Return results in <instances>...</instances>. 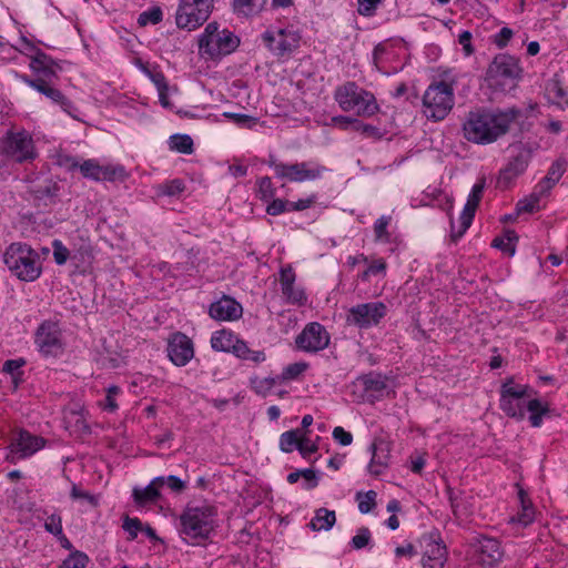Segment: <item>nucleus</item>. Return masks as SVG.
I'll return each mask as SVG.
<instances>
[{"mask_svg": "<svg viewBox=\"0 0 568 568\" xmlns=\"http://www.w3.org/2000/svg\"><path fill=\"white\" fill-rule=\"evenodd\" d=\"M524 116L521 109H477L469 111L463 123L464 136L475 144H490L507 134L513 124Z\"/></svg>", "mask_w": 568, "mask_h": 568, "instance_id": "1", "label": "nucleus"}, {"mask_svg": "<svg viewBox=\"0 0 568 568\" xmlns=\"http://www.w3.org/2000/svg\"><path fill=\"white\" fill-rule=\"evenodd\" d=\"M532 389L528 385L515 384L514 378H507L500 387V409L511 418L523 419L526 410L530 413L529 422L532 427H539L542 416L549 408L539 399H531Z\"/></svg>", "mask_w": 568, "mask_h": 568, "instance_id": "2", "label": "nucleus"}, {"mask_svg": "<svg viewBox=\"0 0 568 568\" xmlns=\"http://www.w3.org/2000/svg\"><path fill=\"white\" fill-rule=\"evenodd\" d=\"M3 263L14 276L23 282H34L42 274L40 255L26 243L10 244L3 254Z\"/></svg>", "mask_w": 568, "mask_h": 568, "instance_id": "3", "label": "nucleus"}, {"mask_svg": "<svg viewBox=\"0 0 568 568\" xmlns=\"http://www.w3.org/2000/svg\"><path fill=\"white\" fill-rule=\"evenodd\" d=\"M217 509L210 504H187L180 515V532L191 539L206 540L215 528Z\"/></svg>", "mask_w": 568, "mask_h": 568, "instance_id": "4", "label": "nucleus"}, {"mask_svg": "<svg viewBox=\"0 0 568 568\" xmlns=\"http://www.w3.org/2000/svg\"><path fill=\"white\" fill-rule=\"evenodd\" d=\"M334 99L344 112H355L361 116H372L378 110L375 97L353 81L337 87Z\"/></svg>", "mask_w": 568, "mask_h": 568, "instance_id": "5", "label": "nucleus"}, {"mask_svg": "<svg viewBox=\"0 0 568 568\" xmlns=\"http://www.w3.org/2000/svg\"><path fill=\"white\" fill-rule=\"evenodd\" d=\"M455 103L454 88L445 81L432 83L423 95V112L427 119L444 120Z\"/></svg>", "mask_w": 568, "mask_h": 568, "instance_id": "6", "label": "nucleus"}, {"mask_svg": "<svg viewBox=\"0 0 568 568\" xmlns=\"http://www.w3.org/2000/svg\"><path fill=\"white\" fill-rule=\"evenodd\" d=\"M521 73L519 59L507 53H499L489 63L485 81L490 88L504 87L508 82L518 81Z\"/></svg>", "mask_w": 568, "mask_h": 568, "instance_id": "7", "label": "nucleus"}, {"mask_svg": "<svg viewBox=\"0 0 568 568\" xmlns=\"http://www.w3.org/2000/svg\"><path fill=\"white\" fill-rule=\"evenodd\" d=\"M0 142L3 144L4 152L12 162L19 164L31 163L38 158L32 135L26 130H9L0 139Z\"/></svg>", "mask_w": 568, "mask_h": 568, "instance_id": "8", "label": "nucleus"}, {"mask_svg": "<svg viewBox=\"0 0 568 568\" xmlns=\"http://www.w3.org/2000/svg\"><path fill=\"white\" fill-rule=\"evenodd\" d=\"M268 165L274 170L277 179L296 183L321 179L327 172L326 166L313 161L287 164L271 159Z\"/></svg>", "mask_w": 568, "mask_h": 568, "instance_id": "9", "label": "nucleus"}, {"mask_svg": "<svg viewBox=\"0 0 568 568\" xmlns=\"http://www.w3.org/2000/svg\"><path fill=\"white\" fill-rule=\"evenodd\" d=\"M34 345L45 358L60 357L64 353L65 343L59 323L51 320L40 323L34 333Z\"/></svg>", "mask_w": 568, "mask_h": 568, "instance_id": "10", "label": "nucleus"}, {"mask_svg": "<svg viewBox=\"0 0 568 568\" xmlns=\"http://www.w3.org/2000/svg\"><path fill=\"white\" fill-rule=\"evenodd\" d=\"M213 0H180L175 14L176 26L189 31L202 26L210 17Z\"/></svg>", "mask_w": 568, "mask_h": 568, "instance_id": "11", "label": "nucleus"}, {"mask_svg": "<svg viewBox=\"0 0 568 568\" xmlns=\"http://www.w3.org/2000/svg\"><path fill=\"white\" fill-rule=\"evenodd\" d=\"M387 314V306L383 302H368L357 304L349 308L346 322L361 329L376 326Z\"/></svg>", "mask_w": 568, "mask_h": 568, "instance_id": "12", "label": "nucleus"}, {"mask_svg": "<svg viewBox=\"0 0 568 568\" xmlns=\"http://www.w3.org/2000/svg\"><path fill=\"white\" fill-rule=\"evenodd\" d=\"M484 189V180L476 183L468 195L467 202L459 216L458 224L450 220V237L453 242H457L471 225L476 210L481 201Z\"/></svg>", "mask_w": 568, "mask_h": 568, "instance_id": "13", "label": "nucleus"}, {"mask_svg": "<svg viewBox=\"0 0 568 568\" xmlns=\"http://www.w3.org/2000/svg\"><path fill=\"white\" fill-rule=\"evenodd\" d=\"M470 546L475 549L477 561L485 568H494L504 557L501 544L496 538L478 535L471 539Z\"/></svg>", "mask_w": 568, "mask_h": 568, "instance_id": "14", "label": "nucleus"}, {"mask_svg": "<svg viewBox=\"0 0 568 568\" xmlns=\"http://www.w3.org/2000/svg\"><path fill=\"white\" fill-rule=\"evenodd\" d=\"M329 339L326 328L317 322H312L296 336L295 343L302 351L316 353L326 348Z\"/></svg>", "mask_w": 568, "mask_h": 568, "instance_id": "15", "label": "nucleus"}, {"mask_svg": "<svg viewBox=\"0 0 568 568\" xmlns=\"http://www.w3.org/2000/svg\"><path fill=\"white\" fill-rule=\"evenodd\" d=\"M240 45V38L232 31L223 29L217 37L210 39L209 43L202 44L200 50L202 55L212 60L220 59L234 52Z\"/></svg>", "mask_w": 568, "mask_h": 568, "instance_id": "16", "label": "nucleus"}, {"mask_svg": "<svg viewBox=\"0 0 568 568\" xmlns=\"http://www.w3.org/2000/svg\"><path fill=\"white\" fill-rule=\"evenodd\" d=\"M79 171L83 178L93 181L123 180L126 175L122 165H100L93 159L82 161Z\"/></svg>", "mask_w": 568, "mask_h": 568, "instance_id": "17", "label": "nucleus"}, {"mask_svg": "<svg viewBox=\"0 0 568 568\" xmlns=\"http://www.w3.org/2000/svg\"><path fill=\"white\" fill-rule=\"evenodd\" d=\"M262 40L267 49L278 58L292 53L300 43V38L295 33L284 29H280L276 34L265 31L262 34Z\"/></svg>", "mask_w": 568, "mask_h": 568, "instance_id": "18", "label": "nucleus"}, {"mask_svg": "<svg viewBox=\"0 0 568 568\" xmlns=\"http://www.w3.org/2000/svg\"><path fill=\"white\" fill-rule=\"evenodd\" d=\"M23 80L29 87L43 94L51 102L58 104L64 112L72 115V111L75 110L73 103L52 84L53 80H47L45 78L30 79L28 77H24Z\"/></svg>", "mask_w": 568, "mask_h": 568, "instance_id": "19", "label": "nucleus"}, {"mask_svg": "<svg viewBox=\"0 0 568 568\" xmlns=\"http://www.w3.org/2000/svg\"><path fill=\"white\" fill-rule=\"evenodd\" d=\"M53 248V260L58 265H64L69 258L78 260L82 263L92 258V245L88 237H80V245L77 250H73V254L71 255V251L60 241H52Z\"/></svg>", "mask_w": 568, "mask_h": 568, "instance_id": "20", "label": "nucleus"}, {"mask_svg": "<svg viewBox=\"0 0 568 568\" xmlns=\"http://www.w3.org/2000/svg\"><path fill=\"white\" fill-rule=\"evenodd\" d=\"M168 356L176 366H185L194 356L191 338L183 333H175L168 343Z\"/></svg>", "mask_w": 568, "mask_h": 568, "instance_id": "21", "label": "nucleus"}, {"mask_svg": "<svg viewBox=\"0 0 568 568\" xmlns=\"http://www.w3.org/2000/svg\"><path fill=\"white\" fill-rule=\"evenodd\" d=\"M296 274L291 265H286L280 271L281 291L288 304L304 305L307 296L303 288L295 285Z\"/></svg>", "mask_w": 568, "mask_h": 568, "instance_id": "22", "label": "nucleus"}, {"mask_svg": "<svg viewBox=\"0 0 568 568\" xmlns=\"http://www.w3.org/2000/svg\"><path fill=\"white\" fill-rule=\"evenodd\" d=\"M242 305L229 295H223L219 301L213 302L209 308V315L215 321L232 322L242 317Z\"/></svg>", "mask_w": 568, "mask_h": 568, "instance_id": "23", "label": "nucleus"}, {"mask_svg": "<svg viewBox=\"0 0 568 568\" xmlns=\"http://www.w3.org/2000/svg\"><path fill=\"white\" fill-rule=\"evenodd\" d=\"M531 159V151L528 148L519 146L517 153L513 155L507 165L499 173V181L506 184L510 183L527 169Z\"/></svg>", "mask_w": 568, "mask_h": 568, "instance_id": "24", "label": "nucleus"}, {"mask_svg": "<svg viewBox=\"0 0 568 568\" xmlns=\"http://www.w3.org/2000/svg\"><path fill=\"white\" fill-rule=\"evenodd\" d=\"M30 68L38 74L37 78H45L47 80H57L59 78L57 69H60V67L43 51H37V54L31 55Z\"/></svg>", "mask_w": 568, "mask_h": 568, "instance_id": "25", "label": "nucleus"}, {"mask_svg": "<svg viewBox=\"0 0 568 568\" xmlns=\"http://www.w3.org/2000/svg\"><path fill=\"white\" fill-rule=\"evenodd\" d=\"M44 446V439L34 436L27 430H21L14 443L11 444V452L19 454V457L24 458L31 456Z\"/></svg>", "mask_w": 568, "mask_h": 568, "instance_id": "26", "label": "nucleus"}, {"mask_svg": "<svg viewBox=\"0 0 568 568\" xmlns=\"http://www.w3.org/2000/svg\"><path fill=\"white\" fill-rule=\"evenodd\" d=\"M372 458L368 470L372 475H381L387 467L390 458L389 445L384 440L374 442L371 447Z\"/></svg>", "mask_w": 568, "mask_h": 568, "instance_id": "27", "label": "nucleus"}, {"mask_svg": "<svg viewBox=\"0 0 568 568\" xmlns=\"http://www.w3.org/2000/svg\"><path fill=\"white\" fill-rule=\"evenodd\" d=\"M365 393L375 396H384L388 389V378L382 373L369 372L358 377Z\"/></svg>", "mask_w": 568, "mask_h": 568, "instance_id": "28", "label": "nucleus"}, {"mask_svg": "<svg viewBox=\"0 0 568 568\" xmlns=\"http://www.w3.org/2000/svg\"><path fill=\"white\" fill-rule=\"evenodd\" d=\"M567 169V162L562 159H558L550 165L547 175L537 184L536 189L539 190L540 194H548V192L556 185L561 179Z\"/></svg>", "mask_w": 568, "mask_h": 568, "instance_id": "29", "label": "nucleus"}, {"mask_svg": "<svg viewBox=\"0 0 568 568\" xmlns=\"http://www.w3.org/2000/svg\"><path fill=\"white\" fill-rule=\"evenodd\" d=\"M447 558V550L444 545L432 541L423 556V568H443Z\"/></svg>", "mask_w": 568, "mask_h": 568, "instance_id": "30", "label": "nucleus"}, {"mask_svg": "<svg viewBox=\"0 0 568 568\" xmlns=\"http://www.w3.org/2000/svg\"><path fill=\"white\" fill-rule=\"evenodd\" d=\"M59 184L51 179L45 180L43 183L36 184L30 189L33 199L43 201L45 204L48 201L53 202L59 195Z\"/></svg>", "mask_w": 568, "mask_h": 568, "instance_id": "31", "label": "nucleus"}, {"mask_svg": "<svg viewBox=\"0 0 568 568\" xmlns=\"http://www.w3.org/2000/svg\"><path fill=\"white\" fill-rule=\"evenodd\" d=\"M265 3L266 0H233L232 8L235 14L247 18L258 14Z\"/></svg>", "mask_w": 568, "mask_h": 568, "instance_id": "32", "label": "nucleus"}, {"mask_svg": "<svg viewBox=\"0 0 568 568\" xmlns=\"http://www.w3.org/2000/svg\"><path fill=\"white\" fill-rule=\"evenodd\" d=\"M231 353L241 359L252 361L254 363H261L265 361L264 352L250 349L247 344L239 337L234 341Z\"/></svg>", "mask_w": 568, "mask_h": 568, "instance_id": "33", "label": "nucleus"}, {"mask_svg": "<svg viewBox=\"0 0 568 568\" xmlns=\"http://www.w3.org/2000/svg\"><path fill=\"white\" fill-rule=\"evenodd\" d=\"M335 521L336 515L334 510L320 508L316 510L310 526L313 530H329L335 525Z\"/></svg>", "mask_w": 568, "mask_h": 568, "instance_id": "34", "label": "nucleus"}, {"mask_svg": "<svg viewBox=\"0 0 568 568\" xmlns=\"http://www.w3.org/2000/svg\"><path fill=\"white\" fill-rule=\"evenodd\" d=\"M237 336L231 331L222 329L215 332L211 337V346L213 349L219 352L231 353L234 345V341Z\"/></svg>", "mask_w": 568, "mask_h": 568, "instance_id": "35", "label": "nucleus"}, {"mask_svg": "<svg viewBox=\"0 0 568 568\" xmlns=\"http://www.w3.org/2000/svg\"><path fill=\"white\" fill-rule=\"evenodd\" d=\"M548 99L560 106H568V92L564 89L559 80L552 79L546 85Z\"/></svg>", "mask_w": 568, "mask_h": 568, "instance_id": "36", "label": "nucleus"}, {"mask_svg": "<svg viewBox=\"0 0 568 568\" xmlns=\"http://www.w3.org/2000/svg\"><path fill=\"white\" fill-rule=\"evenodd\" d=\"M517 241V233L514 230H507L504 236H498L493 240L491 246L507 253L509 256H513L516 252Z\"/></svg>", "mask_w": 568, "mask_h": 568, "instance_id": "37", "label": "nucleus"}, {"mask_svg": "<svg viewBox=\"0 0 568 568\" xmlns=\"http://www.w3.org/2000/svg\"><path fill=\"white\" fill-rule=\"evenodd\" d=\"M26 359L22 357L8 359L3 363L2 372L10 375L14 388H17L19 384L23 381L22 367L26 365Z\"/></svg>", "mask_w": 568, "mask_h": 568, "instance_id": "38", "label": "nucleus"}, {"mask_svg": "<svg viewBox=\"0 0 568 568\" xmlns=\"http://www.w3.org/2000/svg\"><path fill=\"white\" fill-rule=\"evenodd\" d=\"M302 434L303 432L298 428L284 432L280 436V449L287 454L292 453L294 449L298 450V446L301 445L302 440Z\"/></svg>", "mask_w": 568, "mask_h": 568, "instance_id": "39", "label": "nucleus"}, {"mask_svg": "<svg viewBox=\"0 0 568 568\" xmlns=\"http://www.w3.org/2000/svg\"><path fill=\"white\" fill-rule=\"evenodd\" d=\"M170 149L182 154H192L193 140L189 134H173L169 141Z\"/></svg>", "mask_w": 568, "mask_h": 568, "instance_id": "40", "label": "nucleus"}, {"mask_svg": "<svg viewBox=\"0 0 568 568\" xmlns=\"http://www.w3.org/2000/svg\"><path fill=\"white\" fill-rule=\"evenodd\" d=\"M133 498L138 505L143 506L148 503L156 501L160 498V491L150 483L143 489L134 488Z\"/></svg>", "mask_w": 568, "mask_h": 568, "instance_id": "41", "label": "nucleus"}, {"mask_svg": "<svg viewBox=\"0 0 568 568\" xmlns=\"http://www.w3.org/2000/svg\"><path fill=\"white\" fill-rule=\"evenodd\" d=\"M546 194H540L539 190L535 187V191L526 199L520 200L516 205L517 214L532 213L539 209V201Z\"/></svg>", "mask_w": 568, "mask_h": 568, "instance_id": "42", "label": "nucleus"}, {"mask_svg": "<svg viewBox=\"0 0 568 568\" xmlns=\"http://www.w3.org/2000/svg\"><path fill=\"white\" fill-rule=\"evenodd\" d=\"M256 196L262 202H270L276 194V189L274 187L270 176L260 178L256 181Z\"/></svg>", "mask_w": 568, "mask_h": 568, "instance_id": "43", "label": "nucleus"}, {"mask_svg": "<svg viewBox=\"0 0 568 568\" xmlns=\"http://www.w3.org/2000/svg\"><path fill=\"white\" fill-rule=\"evenodd\" d=\"M90 559L87 554L74 550L59 566V568H85Z\"/></svg>", "mask_w": 568, "mask_h": 568, "instance_id": "44", "label": "nucleus"}, {"mask_svg": "<svg viewBox=\"0 0 568 568\" xmlns=\"http://www.w3.org/2000/svg\"><path fill=\"white\" fill-rule=\"evenodd\" d=\"M252 389L261 396H266L276 384V379L273 377H252L250 379Z\"/></svg>", "mask_w": 568, "mask_h": 568, "instance_id": "45", "label": "nucleus"}, {"mask_svg": "<svg viewBox=\"0 0 568 568\" xmlns=\"http://www.w3.org/2000/svg\"><path fill=\"white\" fill-rule=\"evenodd\" d=\"M519 497L521 500V511H519L516 515V517L513 518V521H517V523L521 524L523 526H528L529 524H531L534 521L535 511H534L532 505L530 503L526 504V501L524 499L523 490L519 493Z\"/></svg>", "mask_w": 568, "mask_h": 568, "instance_id": "46", "label": "nucleus"}, {"mask_svg": "<svg viewBox=\"0 0 568 568\" xmlns=\"http://www.w3.org/2000/svg\"><path fill=\"white\" fill-rule=\"evenodd\" d=\"M376 496L377 494L374 490L357 494L356 500L358 501V509L362 514H368L375 508Z\"/></svg>", "mask_w": 568, "mask_h": 568, "instance_id": "47", "label": "nucleus"}, {"mask_svg": "<svg viewBox=\"0 0 568 568\" xmlns=\"http://www.w3.org/2000/svg\"><path fill=\"white\" fill-rule=\"evenodd\" d=\"M163 12L160 7H152L146 11L140 13L138 23L140 26H146L148 23L156 24L162 21Z\"/></svg>", "mask_w": 568, "mask_h": 568, "instance_id": "48", "label": "nucleus"}, {"mask_svg": "<svg viewBox=\"0 0 568 568\" xmlns=\"http://www.w3.org/2000/svg\"><path fill=\"white\" fill-rule=\"evenodd\" d=\"M386 262L383 258L374 261L365 271H363L358 277L363 282H368L372 275L385 274Z\"/></svg>", "mask_w": 568, "mask_h": 568, "instance_id": "49", "label": "nucleus"}, {"mask_svg": "<svg viewBox=\"0 0 568 568\" xmlns=\"http://www.w3.org/2000/svg\"><path fill=\"white\" fill-rule=\"evenodd\" d=\"M307 367L308 365L304 362L290 364L283 369L281 377L284 381L295 379L302 375Z\"/></svg>", "mask_w": 568, "mask_h": 568, "instance_id": "50", "label": "nucleus"}, {"mask_svg": "<svg viewBox=\"0 0 568 568\" xmlns=\"http://www.w3.org/2000/svg\"><path fill=\"white\" fill-rule=\"evenodd\" d=\"M318 450L317 443H311L308 437V430H304L302 434L301 445L298 446V453L303 458H308L312 454Z\"/></svg>", "mask_w": 568, "mask_h": 568, "instance_id": "51", "label": "nucleus"}, {"mask_svg": "<svg viewBox=\"0 0 568 568\" xmlns=\"http://www.w3.org/2000/svg\"><path fill=\"white\" fill-rule=\"evenodd\" d=\"M44 529L54 536H63L61 516L58 514L50 515L44 523Z\"/></svg>", "mask_w": 568, "mask_h": 568, "instance_id": "52", "label": "nucleus"}, {"mask_svg": "<svg viewBox=\"0 0 568 568\" xmlns=\"http://www.w3.org/2000/svg\"><path fill=\"white\" fill-rule=\"evenodd\" d=\"M266 213L272 216L280 215L285 212H290L288 201L282 199H275V196L267 202Z\"/></svg>", "mask_w": 568, "mask_h": 568, "instance_id": "53", "label": "nucleus"}, {"mask_svg": "<svg viewBox=\"0 0 568 568\" xmlns=\"http://www.w3.org/2000/svg\"><path fill=\"white\" fill-rule=\"evenodd\" d=\"M371 531L367 527H361L357 534L352 538L351 545L354 549H362L371 541Z\"/></svg>", "mask_w": 568, "mask_h": 568, "instance_id": "54", "label": "nucleus"}, {"mask_svg": "<svg viewBox=\"0 0 568 568\" xmlns=\"http://www.w3.org/2000/svg\"><path fill=\"white\" fill-rule=\"evenodd\" d=\"M57 163L67 172H73L75 170H80L81 161L77 156H72L69 154H60L58 156Z\"/></svg>", "mask_w": 568, "mask_h": 568, "instance_id": "55", "label": "nucleus"}, {"mask_svg": "<svg viewBox=\"0 0 568 568\" xmlns=\"http://www.w3.org/2000/svg\"><path fill=\"white\" fill-rule=\"evenodd\" d=\"M390 222V216H381L374 223V233L377 240H388L389 234L387 227Z\"/></svg>", "mask_w": 568, "mask_h": 568, "instance_id": "56", "label": "nucleus"}, {"mask_svg": "<svg viewBox=\"0 0 568 568\" xmlns=\"http://www.w3.org/2000/svg\"><path fill=\"white\" fill-rule=\"evenodd\" d=\"M384 0H357L358 2V13L364 17H371L375 13L378 4H381Z\"/></svg>", "mask_w": 568, "mask_h": 568, "instance_id": "57", "label": "nucleus"}, {"mask_svg": "<svg viewBox=\"0 0 568 568\" xmlns=\"http://www.w3.org/2000/svg\"><path fill=\"white\" fill-rule=\"evenodd\" d=\"M123 529L129 532L130 539H135L138 532L142 530V523L139 518L125 516L123 519Z\"/></svg>", "mask_w": 568, "mask_h": 568, "instance_id": "58", "label": "nucleus"}, {"mask_svg": "<svg viewBox=\"0 0 568 568\" xmlns=\"http://www.w3.org/2000/svg\"><path fill=\"white\" fill-rule=\"evenodd\" d=\"M220 32L219 24L216 22H210L199 39V49L201 50L203 43H209L210 39L217 37Z\"/></svg>", "mask_w": 568, "mask_h": 568, "instance_id": "59", "label": "nucleus"}, {"mask_svg": "<svg viewBox=\"0 0 568 568\" xmlns=\"http://www.w3.org/2000/svg\"><path fill=\"white\" fill-rule=\"evenodd\" d=\"M513 30L508 27H503L498 33L494 36L493 42L499 48H505L509 40L513 38Z\"/></svg>", "mask_w": 568, "mask_h": 568, "instance_id": "60", "label": "nucleus"}, {"mask_svg": "<svg viewBox=\"0 0 568 568\" xmlns=\"http://www.w3.org/2000/svg\"><path fill=\"white\" fill-rule=\"evenodd\" d=\"M473 34L470 31L465 30L458 36V42L463 47L464 53L466 57L471 55L475 52V49L471 44Z\"/></svg>", "mask_w": 568, "mask_h": 568, "instance_id": "61", "label": "nucleus"}, {"mask_svg": "<svg viewBox=\"0 0 568 568\" xmlns=\"http://www.w3.org/2000/svg\"><path fill=\"white\" fill-rule=\"evenodd\" d=\"M120 388L115 385H112L108 388V393L105 396V400L103 404V408L108 412H114L118 408V404L115 402L114 396L118 395Z\"/></svg>", "mask_w": 568, "mask_h": 568, "instance_id": "62", "label": "nucleus"}, {"mask_svg": "<svg viewBox=\"0 0 568 568\" xmlns=\"http://www.w3.org/2000/svg\"><path fill=\"white\" fill-rule=\"evenodd\" d=\"M225 115L232 119L235 123L246 128H252L257 123V119L247 114L242 113H225Z\"/></svg>", "mask_w": 568, "mask_h": 568, "instance_id": "63", "label": "nucleus"}, {"mask_svg": "<svg viewBox=\"0 0 568 568\" xmlns=\"http://www.w3.org/2000/svg\"><path fill=\"white\" fill-rule=\"evenodd\" d=\"M333 438L343 446H348L353 442V435L341 426L333 429Z\"/></svg>", "mask_w": 568, "mask_h": 568, "instance_id": "64", "label": "nucleus"}]
</instances>
